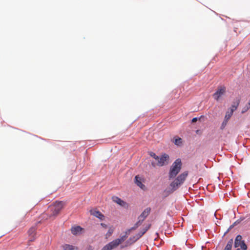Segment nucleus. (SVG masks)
Segmentation results:
<instances>
[{"mask_svg":"<svg viewBox=\"0 0 250 250\" xmlns=\"http://www.w3.org/2000/svg\"><path fill=\"white\" fill-rule=\"evenodd\" d=\"M188 171H185L178 175L169 185V190H165L164 191L165 196L173 192L180 187L186 180L188 175Z\"/></svg>","mask_w":250,"mask_h":250,"instance_id":"1","label":"nucleus"},{"mask_svg":"<svg viewBox=\"0 0 250 250\" xmlns=\"http://www.w3.org/2000/svg\"><path fill=\"white\" fill-rule=\"evenodd\" d=\"M64 206L65 203L63 201H56L54 202L49 207L48 211H49L50 213L48 214V217L46 219L57 216Z\"/></svg>","mask_w":250,"mask_h":250,"instance_id":"2","label":"nucleus"},{"mask_svg":"<svg viewBox=\"0 0 250 250\" xmlns=\"http://www.w3.org/2000/svg\"><path fill=\"white\" fill-rule=\"evenodd\" d=\"M182 168V162L180 159H177L171 165L168 173L169 179L175 178L179 173Z\"/></svg>","mask_w":250,"mask_h":250,"instance_id":"3","label":"nucleus"},{"mask_svg":"<svg viewBox=\"0 0 250 250\" xmlns=\"http://www.w3.org/2000/svg\"><path fill=\"white\" fill-rule=\"evenodd\" d=\"M127 236L125 235L122 236L120 238L116 239L105 245L102 250H111L117 247L120 244L125 241L127 238Z\"/></svg>","mask_w":250,"mask_h":250,"instance_id":"4","label":"nucleus"},{"mask_svg":"<svg viewBox=\"0 0 250 250\" xmlns=\"http://www.w3.org/2000/svg\"><path fill=\"white\" fill-rule=\"evenodd\" d=\"M169 160V156L164 153L161 156H158V159H156V163L152 162L151 165L153 167H155L156 166L158 167H163L165 165H167L168 164Z\"/></svg>","mask_w":250,"mask_h":250,"instance_id":"5","label":"nucleus"},{"mask_svg":"<svg viewBox=\"0 0 250 250\" xmlns=\"http://www.w3.org/2000/svg\"><path fill=\"white\" fill-rule=\"evenodd\" d=\"M234 247H240L242 250H247L248 249L247 246L244 240H242V237L240 235H238L234 241Z\"/></svg>","mask_w":250,"mask_h":250,"instance_id":"6","label":"nucleus"},{"mask_svg":"<svg viewBox=\"0 0 250 250\" xmlns=\"http://www.w3.org/2000/svg\"><path fill=\"white\" fill-rule=\"evenodd\" d=\"M28 242L34 241L37 238V228L35 227H31L27 231Z\"/></svg>","mask_w":250,"mask_h":250,"instance_id":"7","label":"nucleus"},{"mask_svg":"<svg viewBox=\"0 0 250 250\" xmlns=\"http://www.w3.org/2000/svg\"><path fill=\"white\" fill-rule=\"evenodd\" d=\"M150 226L151 225L149 224L147 226L144 228L140 232L136 234L135 236H133V237H130V240L133 242H136L146 232V231L150 228Z\"/></svg>","mask_w":250,"mask_h":250,"instance_id":"8","label":"nucleus"},{"mask_svg":"<svg viewBox=\"0 0 250 250\" xmlns=\"http://www.w3.org/2000/svg\"><path fill=\"white\" fill-rule=\"evenodd\" d=\"M226 88L225 87L220 86L218 88L217 90L213 94L214 99L217 101L225 93Z\"/></svg>","mask_w":250,"mask_h":250,"instance_id":"9","label":"nucleus"},{"mask_svg":"<svg viewBox=\"0 0 250 250\" xmlns=\"http://www.w3.org/2000/svg\"><path fill=\"white\" fill-rule=\"evenodd\" d=\"M142 179L139 175H137L135 177V183L141 188L144 189L145 186L142 183Z\"/></svg>","mask_w":250,"mask_h":250,"instance_id":"10","label":"nucleus"},{"mask_svg":"<svg viewBox=\"0 0 250 250\" xmlns=\"http://www.w3.org/2000/svg\"><path fill=\"white\" fill-rule=\"evenodd\" d=\"M150 212V208H146L143 212L141 214V215L138 217L140 219H143V220L146 219V218L149 215Z\"/></svg>","mask_w":250,"mask_h":250,"instance_id":"11","label":"nucleus"},{"mask_svg":"<svg viewBox=\"0 0 250 250\" xmlns=\"http://www.w3.org/2000/svg\"><path fill=\"white\" fill-rule=\"evenodd\" d=\"M113 200L114 202L116 203L117 204L120 205V206L122 207H125L126 205V202L122 200L121 198L118 197H113Z\"/></svg>","mask_w":250,"mask_h":250,"instance_id":"12","label":"nucleus"},{"mask_svg":"<svg viewBox=\"0 0 250 250\" xmlns=\"http://www.w3.org/2000/svg\"><path fill=\"white\" fill-rule=\"evenodd\" d=\"M83 230V228L80 226H76L74 227H72L71 228V232L74 235H77Z\"/></svg>","mask_w":250,"mask_h":250,"instance_id":"13","label":"nucleus"},{"mask_svg":"<svg viewBox=\"0 0 250 250\" xmlns=\"http://www.w3.org/2000/svg\"><path fill=\"white\" fill-rule=\"evenodd\" d=\"M92 214L101 220H104V215L99 211H94L92 212Z\"/></svg>","mask_w":250,"mask_h":250,"instance_id":"14","label":"nucleus"},{"mask_svg":"<svg viewBox=\"0 0 250 250\" xmlns=\"http://www.w3.org/2000/svg\"><path fill=\"white\" fill-rule=\"evenodd\" d=\"M63 250H77V248L68 244H65L62 246Z\"/></svg>","mask_w":250,"mask_h":250,"instance_id":"15","label":"nucleus"},{"mask_svg":"<svg viewBox=\"0 0 250 250\" xmlns=\"http://www.w3.org/2000/svg\"><path fill=\"white\" fill-rule=\"evenodd\" d=\"M232 244L233 239H231L228 241L224 250H231L232 246Z\"/></svg>","mask_w":250,"mask_h":250,"instance_id":"16","label":"nucleus"},{"mask_svg":"<svg viewBox=\"0 0 250 250\" xmlns=\"http://www.w3.org/2000/svg\"><path fill=\"white\" fill-rule=\"evenodd\" d=\"M240 103V100H238L236 103H234L233 104H232L229 109L230 111H232V112H234L236 109L237 108Z\"/></svg>","mask_w":250,"mask_h":250,"instance_id":"17","label":"nucleus"},{"mask_svg":"<svg viewBox=\"0 0 250 250\" xmlns=\"http://www.w3.org/2000/svg\"><path fill=\"white\" fill-rule=\"evenodd\" d=\"M233 113L232 111L229 110V109L228 110V111L226 112L225 119L226 122H228V121L230 118L231 116L233 114Z\"/></svg>","mask_w":250,"mask_h":250,"instance_id":"18","label":"nucleus"},{"mask_svg":"<svg viewBox=\"0 0 250 250\" xmlns=\"http://www.w3.org/2000/svg\"><path fill=\"white\" fill-rule=\"evenodd\" d=\"M174 143L177 146H181L182 144V139L181 138H176Z\"/></svg>","mask_w":250,"mask_h":250,"instance_id":"19","label":"nucleus"},{"mask_svg":"<svg viewBox=\"0 0 250 250\" xmlns=\"http://www.w3.org/2000/svg\"><path fill=\"white\" fill-rule=\"evenodd\" d=\"M113 231H114V229L113 228H112V227H110L108 230V232H107V233L106 234V238L110 236L111 235V234H112V233L113 232Z\"/></svg>","mask_w":250,"mask_h":250,"instance_id":"20","label":"nucleus"},{"mask_svg":"<svg viewBox=\"0 0 250 250\" xmlns=\"http://www.w3.org/2000/svg\"><path fill=\"white\" fill-rule=\"evenodd\" d=\"M149 154L151 157H153L155 160V161L156 160V159H158V156L157 155H156V154L153 152H150L149 153Z\"/></svg>","mask_w":250,"mask_h":250,"instance_id":"21","label":"nucleus"},{"mask_svg":"<svg viewBox=\"0 0 250 250\" xmlns=\"http://www.w3.org/2000/svg\"><path fill=\"white\" fill-rule=\"evenodd\" d=\"M144 221L143 219H140L138 217V221H137V222L135 224V226H137V227L138 228L139 226H140L143 223V222Z\"/></svg>","mask_w":250,"mask_h":250,"instance_id":"22","label":"nucleus"},{"mask_svg":"<svg viewBox=\"0 0 250 250\" xmlns=\"http://www.w3.org/2000/svg\"><path fill=\"white\" fill-rule=\"evenodd\" d=\"M250 108V106L248 104L242 109V113H244Z\"/></svg>","mask_w":250,"mask_h":250,"instance_id":"23","label":"nucleus"},{"mask_svg":"<svg viewBox=\"0 0 250 250\" xmlns=\"http://www.w3.org/2000/svg\"><path fill=\"white\" fill-rule=\"evenodd\" d=\"M137 228V226H135V225H134V226L133 227H132L130 229H129L128 230V231L129 232L130 231L132 230H135V229H136Z\"/></svg>","mask_w":250,"mask_h":250,"instance_id":"24","label":"nucleus"},{"mask_svg":"<svg viewBox=\"0 0 250 250\" xmlns=\"http://www.w3.org/2000/svg\"><path fill=\"white\" fill-rule=\"evenodd\" d=\"M197 120H198V118L197 117L193 118L192 119V123H195V122H197Z\"/></svg>","mask_w":250,"mask_h":250,"instance_id":"25","label":"nucleus"},{"mask_svg":"<svg viewBox=\"0 0 250 250\" xmlns=\"http://www.w3.org/2000/svg\"><path fill=\"white\" fill-rule=\"evenodd\" d=\"M101 226H102L103 228H106L107 225L104 223H101Z\"/></svg>","mask_w":250,"mask_h":250,"instance_id":"26","label":"nucleus"},{"mask_svg":"<svg viewBox=\"0 0 250 250\" xmlns=\"http://www.w3.org/2000/svg\"><path fill=\"white\" fill-rule=\"evenodd\" d=\"M227 123V122H226L225 119L224 122H223V124H222V126L223 125H226Z\"/></svg>","mask_w":250,"mask_h":250,"instance_id":"27","label":"nucleus"},{"mask_svg":"<svg viewBox=\"0 0 250 250\" xmlns=\"http://www.w3.org/2000/svg\"><path fill=\"white\" fill-rule=\"evenodd\" d=\"M248 104L250 106V99L249 102Z\"/></svg>","mask_w":250,"mask_h":250,"instance_id":"28","label":"nucleus"},{"mask_svg":"<svg viewBox=\"0 0 250 250\" xmlns=\"http://www.w3.org/2000/svg\"><path fill=\"white\" fill-rule=\"evenodd\" d=\"M236 250H242L241 249V248L240 249L238 248Z\"/></svg>","mask_w":250,"mask_h":250,"instance_id":"29","label":"nucleus"}]
</instances>
